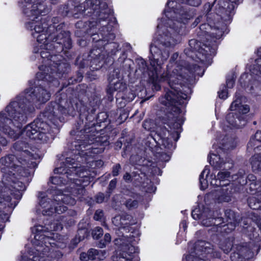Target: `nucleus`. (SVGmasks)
Masks as SVG:
<instances>
[{"mask_svg": "<svg viewBox=\"0 0 261 261\" xmlns=\"http://www.w3.org/2000/svg\"><path fill=\"white\" fill-rule=\"evenodd\" d=\"M157 28L160 37L158 41L151 45L150 51L151 55L149 57L150 65L153 68L155 73H152L150 76L155 90L158 91L161 88L158 84L159 82H166L170 86L171 90L167 92L165 97L161 98L160 100L165 106L169 107L174 105L171 110L175 114H168L169 120L167 123L171 128L178 129L184 122V119L182 116L179 114L180 108L176 107V105L184 104V100L189 98L190 91L188 89L186 93H182L179 91L178 89L181 87L182 81L186 77L185 71H188L192 73L198 74L199 67L194 65L189 69L182 68L180 65L174 63L178 56L177 53H174L167 65V71L159 76L158 71L169 56V51L163 48V46H173L179 42L180 40L179 33L181 29L174 26L167 25L162 22H160Z\"/></svg>", "mask_w": 261, "mask_h": 261, "instance_id": "1", "label": "nucleus"}, {"mask_svg": "<svg viewBox=\"0 0 261 261\" xmlns=\"http://www.w3.org/2000/svg\"><path fill=\"white\" fill-rule=\"evenodd\" d=\"M20 7L23 13L28 17L26 27L32 32V35L37 41L43 45L47 42V35L43 33L44 27L39 21V14L43 12L44 6L39 0H22Z\"/></svg>", "mask_w": 261, "mask_h": 261, "instance_id": "2", "label": "nucleus"}, {"mask_svg": "<svg viewBox=\"0 0 261 261\" xmlns=\"http://www.w3.org/2000/svg\"><path fill=\"white\" fill-rule=\"evenodd\" d=\"M74 160L71 159L70 158H66V166L68 169H66L64 167H60L57 168L55 169L54 172L55 174H61L62 175H56L51 177L50 181L56 185H61L62 184H64L65 177H68V174H69V172H74L75 174L79 175V178L75 179V185H80L79 187L77 189H74L71 192L74 194H83L85 192L84 187L87 185L90 180L91 177L89 176V173L87 170L83 171V169L81 167H77L76 166H73V165L74 164V162H73Z\"/></svg>", "mask_w": 261, "mask_h": 261, "instance_id": "3", "label": "nucleus"}, {"mask_svg": "<svg viewBox=\"0 0 261 261\" xmlns=\"http://www.w3.org/2000/svg\"><path fill=\"white\" fill-rule=\"evenodd\" d=\"M13 148L15 150L19 152V154H17V155L22 156L24 159L22 160L21 157L16 158L13 155H10L2 158L1 162L4 164V166L8 168H15L16 171L20 174L21 172H19V171L21 170V167H20L19 165H16L17 167H15L16 164L14 162L17 161L22 164V161H25L27 160L35 159L36 158L34 156L33 154L29 150L30 147L29 145L24 142H17L14 144Z\"/></svg>", "mask_w": 261, "mask_h": 261, "instance_id": "4", "label": "nucleus"}, {"mask_svg": "<svg viewBox=\"0 0 261 261\" xmlns=\"http://www.w3.org/2000/svg\"><path fill=\"white\" fill-rule=\"evenodd\" d=\"M218 178H216L215 174L211 173L206 167L203 169L199 176L200 188L203 190L209 185L212 187H223L228 184H222V182L228 179L230 173L227 171H221L217 174Z\"/></svg>", "mask_w": 261, "mask_h": 261, "instance_id": "5", "label": "nucleus"}, {"mask_svg": "<svg viewBox=\"0 0 261 261\" xmlns=\"http://www.w3.org/2000/svg\"><path fill=\"white\" fill-rule=\"evenodd\" d=\"M116 244H119L120 246V256L114 257L113 261H130L132 254L136 253L138 248L135 247L136 239L133 235L123 236L115 240Z\"/></svg>", "mask_w": 261, "mask_h": 261, "instance_id": "6", "label": "nucleus"}, {"mask_svg": "<svg viewBox=\"0 0 261 261\" xmlns=\"http://www.w3.org/2000/svg\"><path fill=\"white\" fill-rule=\"evenodd\" d=\"M49 128V125L46 122L37 119L28 125L23 133L31 139L45 143L48 140L49 137L44 132L48 131Z\"/></svg>", "mask_w": 261, "mask_h": 261, "instance_id": "7", "label": "nucleus"}, {"mask_svg": "<svg viewBox=\"0 0 261 261\" xmlns=\"http://www.w3.org/2000/svg\"><path fill=\"white\" fill-rule=\"evenodd\" d=\"M195 252L186 256L183 261H206L210 257L219 256L217 253L213 252L211 245L204 241H199L196 243Z\"/></svg>", "mask_w": 261, "mask_h": 261, "instance_id": "8", "label": "nucleus"}, {"mask_svg": "<svg viewBox=\"0 0 261 261\" xmlns=\"http://www.w3.org/2000/svg\"><path fill=\"white\" fill-rule=\"evenodd\" d=\"M261 141V132H257L251 137L247 145V149L251 151L254 149L255 154L252 157L251 163L254 170H261V146L259 145Z\"/></svg>", "mask_w": 261, "mask_h": 261, "instance_id": "9", "label": "nucleus"}, {"mask_svg": "<svg viewBox=\"0 0 261 261\" xmlns=\"http://www.w3.org/2000/svg\"><path fill=\"white\" fill-rule=\"evenodd\" d=\"M39 198L40 206L39 211L44 215H50L55 212L58 214L62 213L67 209L66 206L61 205V202H57L56 201L52 202L54 205V208H53L52 204L50 203V200L46 197L45 193H40Z\"/></svg>", "mask_w": 261, "mask_h": 261, "instance_id": "10", "label": "nucleus"}, {"mask_svg": "<svg viewBox=\"0 0 261 261\" xmlns=\"http://www.w3.org/2000/svg\"><path fill=\"white\" fill-rule=\"evenodd\" d=\"M67 65L64 64H59L58 65L57 67L56 66H54L55 69H54L51 67H45V69L44 70V72L43 71L39 72L37 74V77L39 80H41L43 81H46L49 82H51L53 81L52 79V76L50 74H54L55 73L57 74V72H59V73L60 74L62 72H65L67 71Z\"/></svg>", "mask_w": 261, "mask_h": 261, "instance_id": "11", "label": "nucleus"}, {"mask_svg": "<svg viewBox=\"0 0 261 261\" xmlns=\"http://www.w3.org/2000/svg\"><path fill=\"white\" fill-rule=\"evenodd\" d=\"M209 162L211 165L219 168H224L226 169H230L232 167V164L230 162H224L219 155L214 153H211L208 157Z\"/></svg>", "mask_w": 261, "mask_h": 261, "instance_id": "12", "label": "nucleus"}, {"mask_svg": "<svg viewBox=\"0 0 261 261\" xmlns=\"http://www.w3.org/2000/svg\"><path fill=\"white\" fill-rule=\"evenodd\" d=\"M130 218V216L128 215H118L112 219L113 223L116 226L119 228V231L122 232V230L125 231L126 232V230L128 229L126 227L129 224V219Z\"/></svg>", "mask_w": 261, "mask_h": 261, "instance_id": "13", "label": "nucleus"}, {"mask_svg": "<svg viewBox=\"0 0 261 261\" xmlns=\"http://www.w3.org/2000/svg\"><path fill=\"white\" fill-rule=\"evenodd\" d=\"M65 103L66 101L64 100L60 101V103H55L51 108H51H49L48 112H45V116L51 120L52 116H57L59 112L62 114L65 113L67 108L65 106H63V105Z\"/></svg>", "mask_w": 261, "mask_h": 261, "instance_id": "14", "label": "nucleus"}, {"mask_svg": "<svg viewBox=\"0 0 261 261\" xmlns=\"http://www.w3.org/2000/svg\"><path fill=\"white\" fill-rule=\"evenodd\" d=\"M198 211L195 210L193 211L192 213V216L194 219H201L202 224L205 226H211L212 224H213V218L211 217L207 218V216L205 214V212L203 213L200 216H199V214L197 213ZM212 212L209 211L208 215L211 216Z\"/></svg>", "mask_w": 261, "mask_h": 261, "instance_id": "15", "label": "nucleus"}, {"mask_svg": "<svg viewBox=\"0 0 261 261\" xmlns=\"http://www.w3.org/2000/svg\"><path fill=\"white\" fill-rule=\"evenodd\" d=\"M232 111H237L240 113L246 114L249 111V107L248 105H241V100L239 98L234 100L230 107Z\"/></svg>", "mask_w": 261, "mask_h": 261, "instance_id": "16", "label": "nucleus"}, {"mask_svg": "<svg viewBox=\"0 0 261 261\" xmlns=\"http://www.w3.org/2000/svg\"><path fill=\"white\" fill-rule=\"evenodd\" d=\"M89 255L91 257L92 260L101 261L106 257L107 252L105 250H97L92 248L89 250Z\"/></svg>", "mask_w": 261, "mask_h": 261, "instance_id": "17", "label": "nucleus"}, {"mask_svg": "<svg viewBox=\"0 0 261 261\" xmlns=\"http://www.w3.org/2000/svg\"><path fill=\"white\" fill-rule=\"evenodd\" d=\"M60 200H62L64 203L71 205H74L75 203V199L69 195L60 193V194H57L55 196L54 201L57 202H61V205H63L62 203L59 201Z\"/></svg>", "mask_w": 261, "mask_h": 261, "instance_id": "18", "label": "nucleus"}, {"mask_svg": "<svg viewBox=\"0 0 261 261\" xmlns=\"http://www.w3.org/2000/svg\"><path fill=\"white\" fill-rule=\"evenodd\" d=\"M227 122L231 126V127L239 128L244 126L246 124V121H243V123H241V120L240 118H237V120L234 118V115L233 113L228 114L226 116Z\"/></svg>", "mask_w": 261, "mask_h": 261, "instance_id": "19", "label": "nucleus"}, {"mask_svg": "<svg viewBox=\"0 0 261 261\" xmlns=\"http://www.w3.org/2000/svg\"><path fill=\"white\" fill-rule=\"evenodd\" d=\"M206 27H210L211 30L210 35H213V39H218L221 38L222 35V31L221 29L213 28V27L211 24H203L200 26V30L203 31L204 29H206Z\"/></svg>", "mask_w": 261, "mask_h": 261, "instance_id": "20", "label": "nucleus"}, {"mask_svg": "<svg viewBox=\"0 0 261 261\" xmlns=\"http://www.w3.org/2000/svg\"><path fill=\"white\" fill-rule=\"evenodd\" d=\"M86 4L94 11L98 10L106 7L105 3L100 0H86Z\"/></svg>", "mask_w": 261, "mask_h": 261, "instance_id": "21", "label": "nucleus"}, {"mask_svg": "<svg viewBox=\"0 0 261 261\" xmlns=\"http://www.w3.org/2000/svg\"><path fill=\"white\" fill-rule=\"evenodd\" d=\"M222 147L224 149H232L236 146L234 140L231 138L225 137L221 140Z\"/></svg>", "mask_w": 261, "mask_h": 261, "instance_id": "22", "label": "nucleus"}, {"mask_svg": "<svg viewBox=\"0 0 261 261\" xmlns=\"http://www.w3.org/2000/svg\"><path fill=\"white\" fill-rule=\"evenodd\" d=\"M189 46L192 51H198L203 54V49L200 47V43L195 39L189 41Z\"/></svg>", "mask_w": 261, "mask_h": 261, "instance_id": "23", "label": "nucleus"}, {"mask_svg": "<svg viewBox=\"0 0 261 261\" xmlns=\"http://www.w3.org/2000/svg\"><path fill=\"white\" fill-rule=\"evenodd\" d=\"M221 195L219 196L218 200L220 202H228L231 200L230 195L227 192V189H221Z\"/></svg>", "mask_w": 261, "mask_h": 261, "instance_id": "24", "label": "nucleus"}, {"mask_svg": "<svg viewBox=\"0 0 261 261\" xmlns=\"http://www.w3.org/2000/svg\"><path fill=\"white\" fill-rule=\"evenodd\" d=\"M126 88V84L124 83L121 81H118L114 83L113 88L115 91L121 92L123 91Z\"/></svg>", "mask_w": 261, "mask_h": 261, "instance_id": "25", "label": "nucleus"}, {"mask_svg": "<svg viewBox=\"0 0 261 261\" xmlns=\"http://www.w3.org/2000/svg\"><path fill=\"white\" fill-rule=\"evenodd\" d=\"M162 145L167 149H171L173 148V143L169 138L162 139Z\"/></svg>", "mask_w": 261, "mask_h": 261, "instance_id": "26", "label": "nucleus"}, {"mask_svg": "<svg viewBox=\"0 0 261 261\" xmlns=\"http://www.w3.org/2000/svg\"><path fill=\"white\" fill-rule=\"evenodd\" d=\"M103 233V230L101 228L96 227L92 231V236L94 239H99Z\"/></svg>", "mask_w": 261, "mask_h": 261, "instance_id": "27", "label": "nucleus"}, {"mask_svg": "<svg viewBox=\"0 0 261 261\" xmlns=\"http://www.w3.org/2000/svg\"><path fill=\"white\" fill-rule=\"evenodd\" d=\"M111 240V236L109 233H106L104 238L105 242H102L101 241L99 242L98 244V246L100 248H103L106 246L107 244L110 242Z\"/></svg>", "mask_w": 261, "mask_h": 261, "instance_id": "28", "label": "nucleus"}, {"mask_svg": "<svg viewBox=\"0 0 261 261\" xmlns=\"http://www.w3.org/2000/svg\"><path fill=\"white\" fill-rule=\"evenodd\" d=\"M126 206L128 208H134L138 205V202L136 200L129 199L126 202Z\"/></svg>", "mask_w": 261, "mask_h": 261, "instance_id": "29", "label": "nucleus"}, {"mask_svg": "<svg viewBox=\"0 0 261 261\" xmlns=\"http://www.w3.org/2000/svg\"><path fill=\"white\" fill-rule=\"evenodd\" d=\"M80 259L83 261H88L89 260H91V257L89 255V250L87 253H82L80 254Z\"/></svg>", "mask_w": 261, "mask_h": 261, "instance_id": "30", "label": "nucleus"}, {"mask_svg": "<svg viewBox=\"0 0 261 261\" xmlns=\"http://www.w3.org/2000/svg\"><path fill=\"white\" fill-rule=\"evenodd\" d=\"M152 124L153 122L151 120H146L144 122L143 124V126L145 129L150 130V129H151V126L152 125Z\"/></svg>", "mask_w": 261, "mask_h": 261, "instance_id": "31", "label": "nucleus"}, {"mask_svg": "<svg viewBox=\"0 0 261 261\" xmlns=\"http://www.w3.org/2000/svg\"><path fill=\"white\" fill-rule=\"evenodd\" d=\"M103 216V213L101 210H97L94 214V218L96 220H100Z\"/></svg>", "mask_w": 261, "mask_h": 261, "instance_id": "32", "label": "nucleus"}, {"mask_svg": "<svg viewBox=\"0 0 261 261\" xmlns=\"http://www.w3.org/2000/svg\"><path fill=\"white\" fill-rule=\"evenodd\" d=\"M121 168L120 165L117 164L113 168L112 174L114 176H117L119 174V170Z\"/></svg>", "mask_w": 261, "mask_h": 261, "instance_id": "33", "label": "nucleus"}, {"mask_svg": "<svg viewBox=\"0 0 261 261\" xmlns=\"http://www.w3.org/2000/svg\"><path fill=\"white\" fill-rule=\"evenodd\" d=\"M222 249L224 251V252L226 253L229 252L231 249V244L230 243H228L227 244L226 246L224 247L223 246H221Z\"/></svg>", "mask_w": 261, "mask_h": 261, "instance_id": "34", "label": "nucleus"}, {"mask_svg": "<svg viewBox=\"0 0 261 261\" xmlns=\"http://www.w3.org/2000/svg\"><path fill=\"white\" fill-rule=\"evenodd\" d=\"M251 72L253 74L261 75V65L260 66H257L256 68L253 69Z\"/></svg>", "mask_w": 261, "mask_h": 261, "instance_id": "35", "label": "nucleus"}, {"mask_svg": "<svg viewBox=\"0 0 261 261\" xmlns=\"http://www.w3.org/2000/svg\"><path fill=\"white\" fill-rule=\"evenodd\" d=\"M104 200V196L102 193H99L96 197V200L97 203H101Z\"/></svg>", "mask_w": 261, "mask_h": 261, "instance_id": "36", "label": "nucleus"}, {"mask_svg": "<svg viewBox=\"0 0 261 261\" xmlns=\"http://www.w3.org/2000/svg\"><path fill=\"white\" fill-rule=\"evenodd\" d=\"M219 96L220 98L226 99L227 97V93L225 91H222L218 92Z\"/></svg>", "mask_w": 261, "mask_h": 261, "instance_id": "37", "label": "nucleus"}, {"mask_svg": "<svg viewBox=\"0 0 261 261\" xmlns=\"http://www.w3.org/2000/svg\"><path fill=\"white\" fill-rule=\"evenodd\" d=\"M234 81L233 79H227L226 81V84L227 87L230 88H232L234 85Z\"/></svg>", "mask_w": 261, "mask_h": 261, "instance_id": "38", "label": "nucleus"}, {"mask_svg": "<svg viewBox=\"0 0 261 261\" xmlns=\"http://www.w3.org/2000/svg\"><path fill=\"white\" fill-rule=\"evenodd\" d=\"M115 38V35L113 33H109L108 37H105L103 39L105 40H107L108 41H110V40H113Z\"/></svg>", "mask_w": 261, "mask_h": 261, "instance_id": "39", "label": "nucleus"}, {"mask_svg": "<svg viewBox=\"0 0 261 261\" xmlns=\"http://www.w3.org/2000/svg\"><path fill=\"white\" fill-rule=\"evenodd\" d=\"M117 180L116 179L112 180L109 184V188L110 189H113L116 187Z\"/></svg>", "mask_w": 261, "mask_h": 261, "instance_id": "40", "label": "nucleus"}, {"mask_svg": "<svg viewBox=\"0 0 261 261\" xmlns=\"http://www.w3.org/2000/svg\"><path fill=\"white\" fill-rule=\"evenodd\" d=\"M130 178H131V176L129 174L126 173V174H125L123 176V179L125 180V181H129L130 180Z\"/></svg>", "mask_w": 261, "mask_h": 261, "instance_id": "41", "label": "nucleus"}, {"mask_svg": "<svg viewBox=\"0 0 261 261\" xmlns=\"http://www.w3.org/2000/svg\"><path fill=\"white\" fill-rule=\"evenodd\" d=\"M251 199H250L249 200V205L250 206V207L252 208V209H256V207L252 204V202H251Z\"/></svg>", "mask_w": 261, "mask_h": 261, "instance_id": "42", "label": "nucleus"}, {"mask_svg": "<svg viewBox=\"0 0 261 261\" xmlns=\"http://www.w3.org/2000/svg\"><path fill=\"white\" fill-rule=\"evenodd\" d=\"M248 76V74H243V75H242V76H241V79H240V80H241V82L242 83V81L246 78Z\"/></svg>", "mask_w": 261, "mask_h": 261, "instance_id": "43", "label": "nucleus"}, {"mask_svg": "<svg viewBox=\"0 0 261 261\" xmlns=\"http://www.w3.org/2000/svg\"><path fill=\"white\" fill-rule=\"evenodd\" d=\"M62 229V227L60 225H58L56 226V227L54 228V230H58L59 229Z\"/></svg>", "mask_w": 261, "mask_h": 261, "instance_id": "44", "label": "nucleus"}, {"mask_svg": "<svg viewBox=\"0 0 261 261\" xmlns=\"http://www.w3.org/2000/svg\"><path fill=\"white\" fill-rule=\"evenodd\" d=\"M163 156H165V158H163V160L165 161H167L169 159V156L167 155L166 154H163Z\"/></svg>", "mask_w": 261, "mask_h": 261, "instance_id": "45", "label": "nucleus"}, {"mask_svg": "<svg viewBox=\"0 0 261 261\" xmlns=\"http://www.w3.org/2000/svg\"><path fill=\"white\" fill-rule=\"evenodd\" d=\"M40 55H41V57H42V58H46V57H47V56H44V53L43 52H41V53H40Z\"/></svg>", "mask_w": 261, "mask_h": 261, "instance_id": "46", "label": "nucleus"}, {"mask_svg": "<svg viewBox=\"0 0 261 261\" xmlns=\"http://www.w3.org/2000/svg\"><path fill=\"white\" fill-rule=\"evenodd\" d=\"M211 32V31L210 32H207V33H209V34H207V37H211L213 38V35H210V32Z\"/></svg>", "mask_w": 261, "mask_h": 261, "instance_id": "47", "label": "nucleus"}, {"mask_svg": "<svg viewBox=\"0 0 261 261\" xmlns=\"http://www.w3.org/2000/svg\"><path fill=\"white\" fill-rule=\"evenodd\" d=\"M205 7H207L208 8H210V7H211V5H210V4H206V5H205Z\"/></svg>", "mask_w": 261, "mask_h": 261, "instance_id": "48", "label": "nucleus"}, {"mask_svg": "<svg viewBox=\"0 0 261 261\" xmlns=\"http://www.w3.org/2000/svg\"><path fill=\"white\" fill-rule=\"evenodd\" d=\"M196 22L197 23H198V22H199V18H198L196 20Z\"/></svg>", "mask_w": 261, "mask_h": 261, "instance_id": "49", "label": "nucleus"}, {"mask_svg": "<svg viewBox=\"0 0 261 261\" xmlns=\"http://www.w3.org/2000/svg\"><path fill=\"white\" fill-rule=\"evenodd\" d=\"M43 68H44V66H42V67H40V70L41 71L43 70H44Z\"/></svg>", "mask_w": 261, "mask_h": 261, "instance_id": "50", "label": "nucleus"}, {"mask_svg": "<svg viewBox=\"0 0 261 261\" xmlns=\"http://www.w3.org/2000/svg\"><path fill=\"white\" fill-rule=\"evenodd\" d=\"M55 85H58V82L57 81H55Z\"/></svg>", "mask_w": 261, "mask_h": 261, "instance_id": "51", "label": "nucleus"}, {"mask_svg": "<svg viewBox=\"0 0 261 261\" xmlns=\"http://www.w3.org/2000/svg\"><path fill=\"white\" fill-rule=\"evenodd\" d=\"M235 255H236V254H233V255H231V259H232V260L233 261L234 260V259L233 258V256H234Z\"/></svg>", "mask_w": 261, "mask_h": 261, "instance_id": "52", "label": "nucleus"}, {"mask_svg": "<svg viewBox=\"0 0 261 261\" xmlns=\"http://www.w3.org/2000/svg\"><path fill=\"white\" fill-rule=\"evenodd\" d=\"M253 89H254V88H253V86H251L250 87V88L249 89V90H253Z\"/></svg>", "mask_w": 261, "mask_h": 261, "instance_id": "53", "label": "nucleus"}, {"mask_svg": "<svg viewBox=\"0 0 261 261\" xmlns=\"http://www.w3.org/2000/svg\"><path fill=\"white\" fill-rule=\"evenodd\" d=\"M254 85H258V84L257 82H255Z\"/></svg>", "mask_w": 261, "mask_h": 261, "instance_id": "54", "label": "nucleus"}, {"mask_svg": "<svg viewBox=\"0 0 261 261\" xmlns=\"http://www.w3.org/2000/svg\"><path fill=\"white\" fill-rule=\"evenodd\" d=\"M231 226H232L233 227H234V226H233L231 224V222H230V224Z\"/></svg>", "mask_w": 261, "mask_h": 261, "instance_id": "55", "label": "nucleus"}, {"mask_svg": "<svg viewBox=\"0 0 261 261\" xmlns=\"http://www.w3.org/2000/svg\"><path fill=\"white\" fill-rule=\"evenodd\" d=\"M93 152L94 153H97V152H98V151H97V152H95V151H93Z\"/></svg>", "mask_w": 261, "mask_h": 261, "instance_id": "56", "label": "nucleus"}, {"mask_svg": "<svg viewBox=\"0 0 261 261\" xmlns=\"http://www.w3.org/2000/svg\"><path fill=\"white\" fill-rule=\"evenodd\" d=\"M18 190H22V189H18Z\"/></svg>", "mask_w": 261, "mask_h": 261, "instance_id": "57", "label": "nucleus"}, {"mask_svg": "<svg viewBox=\"0 0 261 261\" xmlns=\"http://www.w3.org/2000/svg\"><path fill=\"white\" fill-rule=\"evenodd\" d=\"M55 57H56L55 56V57H53V56H52L51 58H55Z\"/></svg>", "mask_w": 261, "mask_h": 261, "instance_id": "58", "label": "nucleus"}, {"mask_svg": "<svg viewBox=\"0 0 261 261\" xmlns=\"http://www.w3.org/2000/svg\"><path fill=\"white\" fill-rule=\"evenodd\" d=\"M74 185L72 187H71V189H72L74 188Z\"/></svg>", "mask_w": 261, "mask_h": 261, "instance_id": "59", "label": "nucleus"}]
</instances>
